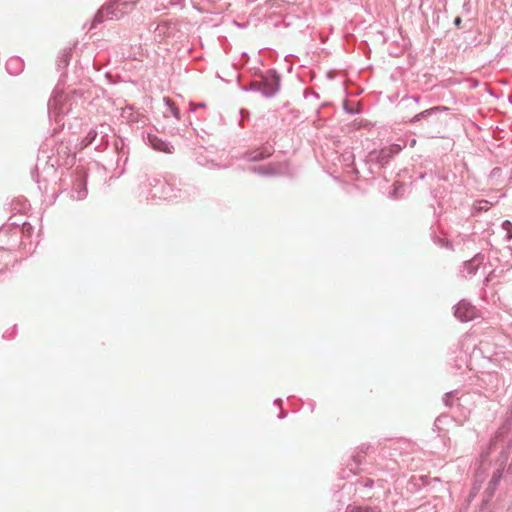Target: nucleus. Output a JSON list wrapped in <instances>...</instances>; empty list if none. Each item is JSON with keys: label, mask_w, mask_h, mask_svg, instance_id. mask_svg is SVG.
Returning <instances> with one entry per match:
<instances>
[{"label": "nucleus", "mask_w": 512, "mask_h": 512, "mask_svg": "<svg viewBox=\"0 0 512 512\" xmlns=\"http://www.w3.org/2000/svg\"><path fill=\"white\" fill-rule=\"evenodd\" d=\"M196 193L193 185L176 177H147L140 185V195L146 200H189Z\"/></svg>", "instance_id": "1"}, {"label": "nucleus", "mask_w": 512, "mask_h": 512, "mask_svg": "<svg viewBox=\"0 0 512 512\" xmlns=\"http://www.w3.org/2000/svg\"><path fill=\"white\" fill-rule=\"evenodd\" d=\"M252 75L258 80H253L247 85H240V89L244 92H258L264 98H274L281 88V75L274 69L270 68L262 71L260 68H254Z\"/></svg>", "instance_id": "2"}, {"label": "nucleus", "mask_w": 512, "mask_h": 512, "mask_svg": "<svg viewBox=\"0 0 512 512\" xmlns=\"http://www.w3.org/2000/svg\"><path fill=\"white\" fill-rule=\"evenodd\" d=\"M402 150V146L396 143L384 146L380 149H373L370 151L363 163L366 166L369 174L376 175L386 168L392 159L398 155Z\"/></svg>", "instance_id": "3"}, {"label": "nucleus", "mask_w": 512, "mask_h": 512, "mask_svg": "<svg viewBox=\"0 0 512 512\" xmlns=\"http://www.w3.org/2000/svg\"><path fill=\"white\" fill-rule=\"evenodd\" d=\"M509 456V449H503L501 450L499 456L497 457L495 462L496 469L492 473V476L487 484V487L483 492V499L480 506V512H491L489 508V503L491 499L494 497L501 481L504 480V469L509 459Z\"/></svg>", "instance_id": "4"}, {"label": "nucleus", "mask_w": 512, "mask_h": 512, "mask_svg": "<svg viewBox=\"0 0 512 512\" xmlns=\"http://www.w3.org/2000/svg\"><path fill=\"white\" fill-rule=\"evenodd\" d=\"M59 161L56 157L46 155V151L41 150L38 156L35 169L31 172L32 178L38 184L39 190H42L41 182H48L56 178Z\"/></svg>", "instance_id": "5"}, {"label": "nucleus", "mask_w": 512, "mask_h": 512, "mask_svg": "<svg viewBox=\"0 0 512 512\" xmlns=\"http://www.w3.org/2000/svg\"><path fill=\"white\" fill-rule=\"evenodd\" d=\"M112 128L106 123L92 127L80 142V148L94 146L97 151H104L110 143Z\"/></svg>", "instance_id": "6"}, {"label": "nucleus", "mask_w": 512, "mask_h": 512, "mask_svg": "<svg viewBox=\"0 0 512 512\" xmlns=\"http://www.w3.org/2000/svg\"><path fill=\"white\" fill-rule=\"evenodd\" d=\"M134 5L131 1L109 0L94 16L93 26L102 23L105 19L118 20Z\"/></svg>", "instance_id": "7"}, {"label": "nucleus", "mask_w": 512, "mask_h": 512, "mask_svg": "<svg viewBox=\"0 0 512 512\" xmlns=\"http://www.w3.org/2000/svg\"><path fill=\"white\" fill-rule=\"evenodd\" d=\"M249 170L257 175L265 177H280L289 174V163L287 161L271 162L267 165L251 166Z\"/></svg>", "instance_id": "8"}, {"label": "nucleus", "mask_w": 512, "mask_h": 512, "mask_svg": "<svg viewBox=\"0 0 512 512\" xmlns=\"http://www.w3.org/2000/svg\"><path fill=\"white\" fill-rule=\"evenodd\" d=\"M65 98L64 94L56 91L53 92L47 103L48 113L50 116L53 114L57 118L69 113V108L67 107V104L64 103Z\"/></svg>", "instance_id": "9"}, {"label": "nucleus", "mask_w": 512, "mask_h": 512, "mask_svg": "<svg viewBox=\"0 0 512 512\" xmlns=\"http://www.w3.org/2000/svg\"><path fill=\"white\" fill-rule=\"evenodd\" d=\"M274 151L273 145L265 143L255 149L244 152L241 158L248 162H258L272 156Z\"/></svg>", "instance_id": "10"}, {"label": "nucleus", "mask_w": 512, "mask_h": 512, "mask_svg": "<svg viewBox=\"0 0 512 512\" xmlns=\"http://www.w3.org/2000/svg\"><path fill=\"white\" fill-rule=\"evenodd\" d=\"M143 140L155 151L167 154H172L174 152V146L170 142L158 137L154 133L148 132L143 134Z\"/></svg>", "instance_id": "11"}, {"label": "nucleus", "mask_w": 512, "mask_h": 512, "mask_svg": "<svg viewBox=\"0 0 512 512\" xmlns=\"http://www.w3.org/2000/svg\"><path fill=\"white\" fill-rule=\"evenodd\" d=\"M477 309L468 301L461 300L454 306V315L461 322H468L476 317Z\"/></svg>", "instance_id": "12"}, {"label": "nucleus", "mask_w": 512, "mask_h": 512, "mask_svg": "<svg viewBox=\"0 0 512 512\" xmlns=\"http://www.w3.org/2000/svg\"><path fill=\"white\" fill-rule=\"evenodd\" d=\"M510 425V421H505V423L495 432L494 436L491 437L487 447L482 449L480 457L483 462H485L488 459L492 449H494L497 446L498 442L502 440L504 436L507 434V432L510 429Z\"/></svg>", "instance_id": "13"}, {"label": "nucleus", "mask_w": 512, "mask_h": 512, "mask_svg": "<svg viewBox=\"0 0 512 512\" xmlns=\"http://www.w3.org/2000/svg\"><path fill=\"white\" fill-rule=\"evenodd\" d=\"M120 117L123 121L129 124L134 123H146V117L139 112L138 110H135V108L132 105H126L124 108H122Z\"/></svg>", "instance_id": "14"}, {"label": "nucleus", "mask_w": 512, "mask_h": 512, "mask_svg": "<svg viewBox=\"0 0 512 512\" xmlns=\"http://www.w3.org/2000/svg\"><path fill=\"white\" fill-rule=\"evenodd\" d=\"M73 53L72 47L64 48L57 57V68L59 71H62L60 74V78H64L66 76V68L69 65L71 56Z\"/></svg>", "instance_id": "15"}, {"label": "nucleus", "mask_w": 512, "mask_h": 512, "mask_svg": "<svg viewBox=\"0 0 512 512\" xmlns=\"http://www.w3.org/2000/svg\"><path fill=\"white\" fill-rule=\"evenodd\" d=\"M484 260L485 256L482 253L476 254L472 259L464 262L463 272H466L470 277L475 275Z\"/></svg>", "instance_id": "16"}, {"label": "nucleus", "mask_w": 512, "mask_h": 512, "mask_svg": "<svg viewBox=\"0 0 512 512\" xmlns=\"http://www.w3.org/2000/svg\"><path fill=\"white\" fill-rule=\"evenodd\" d=\"M87 196V188H86V180L84 175H79L77 178V183L73 187L71 191V198L75 200H83Z\"/></svg>", "instance_id": "17"}, {"label": "nucleus", "mask_w": 512, "mask_h": 512, "mask_svg": "<svg viewBox=\"0 0 512 512\" xmlns=\"http://www.w3.org/2000/svg\"><path fill=\"white\" fill-rule=\"evenodd\" d=\"M24 68V61L18 56L10 57L6 62V70L10 75H19Z\"/></svg>", "instance_id": "18"}, {"label": "nucleus", "mask_w": 512, "mask_h": 512, "mask_svg": "<svg viewBox=\"0 0 512 512\" xmlns=\"http://www.w3.org/2000/svg\"><path fill=\"white\" fill-rule=\"evenodd\" d=\"M163 102H164L163 116L169 117L171 115L175 119L179 120L180 119V110L176 106V104L169 97H164Z\"/></svg>", "instance_id": "19"}, {"label": "nucleus", "mask_w": 512, "mask_h": 512, "mask_svg": "<svg viewBox=\"0 0 512 512\" xmlns=\"http://www.w3.org/2000/svg\"><path fill=\"white\" fill-rule=\"evenodd\" d=\"M448 110L445 106H434L429 109H426L418 114H416L413 118L410 119L411 123L420 121L421 119H427L428 117L432 115L438 114L440 111H446Z\"/></svg>", "instance_id": "20"}, {"label": "nucleus", "mask_w": 512, "mask_h": 512, "mask_svg": "<svg viewBox=\"0 0 512 512\" xmlns=\"http://www.w3.org/2000/svg\"><path fill=\"white\" fill-rule=\"evenodd\" d=\"M503 449H509L510 451V456L504 469V482L512 484V440H509L507 445L503 447L502 450Z\"/></svg>", "instance_id": "21"}, {"label": "nucleus", "mask_w": 512, "mask_h": 512, "mask_svg": "<svg viewBox=\"0 0 512 512\" xmlns=\"http://www.w3.org/2000/svg\"><path fill=\"white\" fill-rule=\"evenodd\" d=\"M31 229V225L28 224L27 222H24L22 227H19L18 225L14 227L4 226L0 230V237L7 233L9 230H12L15 235L19 236L20 234L28 233Z\"/></svg>", "instance_id": "22"}, {"label": "nucleus", "mask_w": 512, "mask_h": 512, "mask_svg": "<svg viewBox=\"0 0 512 512\" xmlns=\"http://www.w3.org/2000/svg\"><path fill=\"white\" fill-rule=\"evenodd\" d=\"M404 187L405 185L402 182H395L389 192V197L391 199L401 198L403 195Z\"/></svg>", "instance_id": "23"}, {"label": "nucleus", "mask_w": 512, "mask_h": 512, "mask_svg": "<svg viewBox=\"0 0 512 512\" xmlns=\"http://www.w3.org/2000/svg\"><path fill=\"white\" fill-rule=\"evenodd\" d=\"M346 512H380L376 507L348 505Z\"/></svg>", "instance_id": "24"}, {"label": "nucleus", "mask_w": 512, "mask_h": 512, "mask_svg": "<svg viewBox=\"0 0 512 512\" xmlns=\"http://www.w3.org/2000/svg\"><path fill=\"white\" fill-rule=\"evenodd\" d=\"M374 486V480L371 478H363L357 481L356 490L360 491L362 488L371 489Z\"/></svg>", "instance_id": "25"}, {"label": "nucleus", "mask_w": 512, "mask_h": 512, "mask_svg": "<svg viewBox=\"0 0 512 512\" xmlns=\"http://www.w3.org/2000/svg\"><path fill=\"white\" fill-rule=\"evenodd\" d=\"M351 460H352V463L349 464L350 465L349 469L351 472L355 473L363 461V456L361 454L357 453L355 455H352Z\"/></svg>", "instance_id": "26"}, {"label": "nucleus", "mask_w": 512, "mask_h": 512, "mask_svg": "<svg viewBox=\"0 0 512 512\" xmlns=\"http://www.w3.org/2000/svg\"><path fill=\"white\" fill-rule=\"evenodd\" d=\"M501 227L506 231L505 239L508 241L512 240V222L510 220H504Z\"/></svg>", "instance_id": "27"}, {"label": "nucleus", "mask_w": 512, "mask_h": 512, "mask_svg": "<svg viewBox=\"0 0 512 512\" xmlns=\"http://www.w3.org/2000/svg\"><path fill=\"white\" fill-rule=\"evenodd\" d=\"M457 391L447 392L443 397V402L446 406L452 407L454 405V397L456 396Z\"/></svg>", "instance_id": "28"}, {"label": "nucleus", "mask_w": 512, "mask_h": 512, "mask_svg": "<svg viewBox=\"0 0 512 512\" xmlns=\"http://www.w3.org/2000/svg\"><path fill=\"white\" fill-rule=\"evenodd\" d=\"M343 109L349 115H356V114L360 113V109L359 108L350 106L347 101H344Z\"/></svg>", "instance_id": "29"}, {"label": "nucleus", "mask_w": 512, "mask_h": 512, "mask_svg": "<svg viewBox=\"0 0 512 512\" xmlns=\"http://www.w3.org/2000/svg\"><path fill=\"white\" fill-rule=\"evenodd\" d=\"M303 95H304V98H305V99H307V98H309V97H313V98H315V99H319V97H320V96H319V93H318V92H316V91H314V90H313V89H311V88H307V89H305V90H304Z\"/></svg>", "instance_id": "30"}, {"label": "nucleus", "mask_w": 512, "mask_h": 512, "mask_svg": "<svg viewBox=\"0 0 512 512\" xmlns=\"http://www.w3.org/2000/svg\"><path fill=\"white\" fill-rule=\"evenodd\" d=\"M274 404L279 406V409H280V412L278 414V418L279 419H284L286 416H287V413L283 410V407H282V400L280 398H277L275 401H274Z\"/></svg>", "instance_id": "31"}, {"label": "nucleus", "mask_w": 512, "mask_h": 512, "mask_svg": "<svg viewBox=\"0 0 512 512\" xmlns=\"http://www.w3.org/2000/svg\"><path fill=\"white\" fill-rule=\"evenodd\" d=\"M239 114L241 116V119L239 121V125L243 126L244 125L243 121H244V119L249 118L250 112L248 110L242 108V109L239 110Z\"/></svg>", "instance_id": "32"}, {"label": "nucleus", "mask_w": 512, "mask_h": 512, "mask_svg": "<svg viewBox=\"0 0 512 512\" xmlns=\"http://www.w3.org/2000/svg\"><path fill=\"white\" fill-rule=\"evenodd\" d=\"M447 419V416H444V415H441V416H438L435 421H434V427L438 430H440V426L441 424L444 422V420Z\"/></svg>", "instance_id": "33"}, {"label": "nucleus", "mask_w": 512, "mask_h": 512, "mask_svg": "<svg viewBox=\"0 0 512 512\" xmlns=\"http://www.w3.org/2000/svg\"><path fill=\"white\" fill-rule=\"evenodd\" d=\"M434 241H435L436 243H438L439 245H441L442 247H444V246H446V247L450 246V244H449L448 240H445V239H442V238H439V237H435V238H434Z\"/></svg>", "instance_id": "34"}, {"label": "nucleus", "mask_w": 512, "mask_h": 512, "mask_svg": "<svg viewBox=\"0 0 512 512\" xmlns=\"http://www.w3.org/2000/svg\"><path fill=\"white\" fill-rule=\"evenodd\" d=\"M16 327H17V326L15 325V326L13 327V330H12L11 332L6 331V332L3 334V337H4V338H7V339L12 338V337L14 336V334H15Z\"/></svg>", "instance_id": "35"}, {"label": "nucleus", "mask_w": 512, "mask_h": 512, "mask_svg": "<svg viewBox=\"0 0 512 512\" xmlns=\"http://www.w3.org/2000/svg\"><path fill=\"white\" fill-rule=\"evenodd\" d=\"M477 490H478V488L474 485V486H473V488H472V490H471V492H470V494H469V497H468V498H469V499H468L469 501H471V499L475 497V495H476V493H477Z\"/></svg>", "instance_id": "36"}, {"label": "nucleus", "mask_w": 512, "mask_h": 512, "mask_svg": "<svg viewBox=\"0 0 512 512\" xmlns=\"http://www.w3.org/2000/svg\"><path fill=\"white\" fill-rule=\"evenodd\" d=\"M461 23H462V19H461V17H460V16H458V17H456V18L454 19V25H455L456 27H460Z\"/></svg>", "instance_id": "37"}, {"label": "nucleus", "mask_w": 512, "mask_h": 512, "mask_svg": "<svg viewBox=\"0 0 512 512\" xmlns=\"http://www.w3.org/2000/svg\"><path fill=\"white\" fill-rule=\"evenodd\" d=\"M408 99H412L414 102L418 103V101H419V96H411V97L406 96V97H404V98L402 99V101H404V100H408Z\"/></svg>", "instance_id": "38"}, {"label": "nucleus", "mask_w": 512, "mask_h": 512, "mask_svg": "<svg viewBox=\"0 0 512 512\" xmlns=\"http://www.w3.org/2000/svg\"><path fill=\"white\" fill-rule=\"evenodd\" d=\"M310 409H311V412L314 410V407H315V402H311L310 404Z\"/></svg>", "instance_id": "39"}, {"label": "nucleus", "mask_w": 512, "mask_h": 512, "mask_svg": "<svg viewBox=\"0 0 512 512\" xmlns=\"http://www.w3.org/2000/svg\"><path fill=\"white\" fill-rule=\"evenodd\" d=\"M115 147H116L117 150L119 149L118 142H115Z\"/></svg>", "instance_id": "40"}, {"label": "nucleus", "mask_w": 512, "mask_h": 512, "mask_svg": "<svg viewBox=\"0 0 512 512\" xmlns=\"http://www.w3.org/2000/svg\"><path fill=\"white\" fill-rule=\"evenodd\" d=\"M6 270V268H0V273L4 272Z\"/></svg>", "instance_id": "41"}, {"label": "nucleus", "mask_w": 512, "mask_h": 512, "mask_svg": "<svg viewBox=\"0 0 512 512\" xmlns=\"http://www.w3.org/2000/svg\"><path fill=\"white\" fill-rule=\"evenodd\" d=\"M508 100H509V102L512 104V95H511V96H509V99H508Z\"/></svg>", "instance_id": "42"}, {"label": "nucleus", "mask_w": 512, "mask_h": 512, "mask_svg": "<svg viewBox=\"0 0 512 512\" xmlns=\"http://www.w3.org/2000/svg\"><path fill=\"white\" fill-rule=\"evenodd\" d=\"M198 106L199 107H205V104L204 103H200Z\"/></svg>", "instance_id": "43"}, {"label": "nucleus", "mask_w": 512, "mask_h": 512, "mask_svg": "<svg viewBox=\"0 0 512 512\" xmlns=\"http://www.w3.org/2000/svg\"><path fill=\"white\" fill-rule=\"evenodd\" d=\"M190 111H191V112H194V111H195V107H193V106H192V107H191V109H190Z\"/></svg>", "instance_id": "44"}, {"label": "nucleus", "mask_w": 512, "mask_h": 512, "mask_svg": "<svg viewBox=\"0 0 512 512\" xmlns=\"http://www.w3.org/2000/svg\"><path fill=\"white\" fill-rule=\"evenodd\" d=\"M510 249H512V247H510Z\"/></svg>", "instance_id": "45"}]
</instances>
